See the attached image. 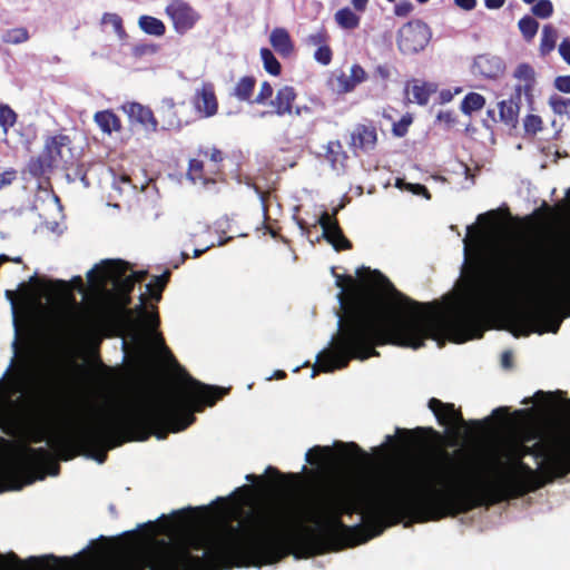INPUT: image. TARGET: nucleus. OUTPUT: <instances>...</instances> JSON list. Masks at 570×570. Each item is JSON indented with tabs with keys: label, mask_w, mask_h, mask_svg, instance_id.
Masks as SVG:
<instances>
[{
	"label": "nucleus",
	"mask_w": 570,
	"mask_h": 570,
	"mask_svg": "<svg viewBox=\"0 0 570 570\" xmlns=\"http://www.w3.org/2000/svg\"><path fill=\"white\" fill-rule=\"evenodd\" d=\"M520 216H476L468 225L463 238L468 275L460 304L448 317L426 312L429 305L419 303L401 292L381 272L370 267L357 268L360 282L368 289L382 287L396 299L399 308L407 309L399 315H389L382 297L371 294L356 297L338 320L332 347L317 355L313 376L318 372H334L348 366L353 360L365 361L380 356L377 346L396 345L417 350L431 338L448 337L454 343L481 338L484 322L495 309L502 297H514L517 285L510 282L503 292L491 291L483 282V272L494 264H507L519 253L517 237L502 228L495 218H519Z\"/></svg>",
	"instance_id": "nucleus-1"
},
{
	"label": "nucleus",
	"mask_w": 570,
	"mask_h": 570,
	"mask_svg": "<svg viewBox=\"0 0 570 570\" xmlns=\"http://www.w3.org/2000/svg\"><path fill=\"white\" fill-rule=\"evenodd\" d=\"M266 508L279 520L272 530L279 561L289 554L307 559L366 542L382 533L385 522L425 523L444 519L433 463L404 470L394 488L384 491L371 489L354 494L342 483L331 484L308 518L316 530L303 527L283 504Z\"/></svg>",
	"instance_id": "nucleus-2"
},
{
	"label": "nucleus",
	"mask_w": 570,
	"mask_h": 570,
	"mask_svg": "<svg viewBox=\"0 0 570 570\" xmlns=\"http://www.w3.org/2000/svg\"><path fill=\"white\" fill-rule=\"evenodd\" d=\"M228 392L186 374L179 393H161L127 404L97 424L56 435L50 446L62 461L83 454L104 463L108 450L125 442L146 441L151 435L164 440L169 433L186 430L196 421L195 412L215 405Z\"/></svg>",
	"instance_id": "nucleus-3"
},
{
	"label": "nucleus",
	"mask_w": 570,
	"mask_h": 570,
	"mask_svg": "<svg viewBox=\"0 0 570 570\" xmlns=\"http://www.w3.org/2000/svg\"><path fill=\"white\" fill-rule=\"evenodd\" d=\"M454 456L466 455L462 450L454 451L453 455L442 452V461L433 462L444 518L521 498L554 479L568 475L570 431L524 446L523 454L509 464L495 460V466L505 468L508 474L492 482L471 483L466 465L455 463Z\"/></svg>",
	"instance_id": "nucleus-4"
},
{
	"label": "nucleus",
	"mask_w": 570,
	"mask_h": 570,
	"mask_svg": "<svg viewBox=\"0 0 570 570\" xmlns=\"http://www.w3.org/2000/svg\"><path fill=\"white\" fill-rule=\"evenodd\" d=\"M277 519L266 505L249 511L239 527L219 534L190 533L180 542L149 552H136L107 570H227L262 567L279 561L273 538Z\"/></svg>",
	"instance_id": "nucleus-5"
},
{
	"label": "nucleus",
	"mask_w": 570,
	"mask_h": 570,
	"mask_svg": "<svg viewBox=\"0 0 570 570\" xmlns=\"http://www.w3.org/2000/svg\"><path fill=\"white\" fill-rule=\"evenodd\" d=\"M562 314L570 317V279L562 283H546L537 303L530 307H513L508 313L511 332L514 336H529L532 333H557L561 320L547 327L546 324L554 316Z\"/></svg>",
	"instance_id": "nucleus-6"
},
{
	"label": "nucleus",
	"mask_w": 570,
	"mask_h": 570,
	"mask_svg": "<svg viewBox=\"0 0 570 570\" xmlns=\"http://www.w3.org/2000/svg\"><path fill=\"white\" fill-rule=\"evenodd\" d=\"M59 472L60 464L49 450L21 445L12 455L0 459V493L21 490Z\"/></svg>",
	"instance_id": "nucleus-7"
},
{
	"label": "nucleus",
	"mask_w": 570,
	"mask_h": 570,
	"mask_svg": "<svg viewBox=\"0 0 570 570\" xmlns=\"http://www.w3.org/2000/svg\"><path fill=\"white\" fill-rule=\"evenodd\" d=\"M128 263L120 259H106L87 273L91 286L102 288L108 282H112L117 294H131L137 279L126 275Z\"/></svg>",
	"instance_id": "nucleus-8"
},
{
	"label": "nucleus",
	"mask_w": 570,
	"mask_h": 570,
	"mask_svg": "<svg viewBox=\"0 0 570 570\" xmlns=\"http://www.w3.org/2000/svg\"><path fill=\"white\" fill-rule=\"evenodd\" d=\"M46 289L50 294L66 295L69 292V286L66 281L57 279L53 282L45 283L40 281L36 275L31 276L29 283H21L19 286V294L14 291L7 289L6 297L11 303L12 308L16 309L18 298L21 305L31 311L41 305L40 291Z\"/></svg>",
	"instance_id": "nucleus-9"
},
{
	"label": "nucleus",
	"mask_w": 570,
	"mask_h": 570,
	"mask_svg": "<svg viewBox=\"0 0 570 570\" xmlns=\"http://www.w3.org/2000/svg\"><path fill=\"white\" fill-rule=\"evenodd\" d=\"M117 309L112 315L114 321L128 330H131L137 335L138 327L140 326V318L145 321H149L150 327L155 331L159 326V315L158 313H154L149 315L145 307L146 297L144 294L139 296L140 304L137 305L134 309L129 308L131 304V294H117Z\"/></svg>",
	"instance_id": "nucleus-10"
},
{
	"label": "nucleus",
	"mask_w": 570,
	"mask_h": 570,
	"mask_svg": "<svg viewBox=\"0 0 570 570\" xmlns=\"http://www.w3.org/2000/svg\"><path fill=\"white\" fill-rule=\"evenodd\" d=\"M431 39V30L422 20H412L403 24L397 32V47L406 55L423 50Z\"/></svg>",
	"instance_id": "nucleus-11"
},
{
	"label": "nucleus",
	"mask_w": 570,
	"mask_h": 570,
	"mask_svg": "<svg viewBox=\"0 0 570 570\" xmlns=\"http://www.w3.org/2000/svg\"><path fill=\"white\" fill-rule=\"evenodd\" d=\"M428 406L434 414L438 423L446 426L448 432L452 433L454 438L459 436V429L468 424L461 410L455 409L453 403H444L436 397H431Z\"/></svg>",
	"instance_id": "nucleus-12"
},
{
	"label": "nucleus",
	"mask_w": 570,
	"mask_h": 570,
	"mask_svg": "<svg viewBox=\"0 0 570 570\" xmlns=\"http://www.w3.org/2000/svg\"><path fill=\"white\" fill-rule=\"evenodd\" d=\"M186 106L185 101L176 102L171 97L160 99L156 111L159 117V131H180L188 125L180 115V109Z\"/></svg>",
	"instance_id": "nucleus-13"
},
{
	"label": "nucleus",
	"mask_w": 570,
	"mask_h": 570,
	"mask_svg": "<svg viewBox=\"0 0 570 570\" xmlns=\"http://www.w3.org/2000/svg\"><path fill=\"white\" fill-rule=\"evenodd\" d=\"M73 331L86 340L99 338L102 330L101 320L92 313L81 311V307L75 304L72 309L68 311Z\"/></svg>",
	"instance_id": "nucleus-14"
},
{
	"label": "nucleus",
	"mask_w": 570,
	"mask_h": 570,
	"mask_svg": "<svg viewBox=\"0 0 570 570\" xmlns=\"http://www.w3.org/2000/svg\"><path fill=\"white\" fill-rule=\"evenodd\" d=\"M70 140L65 135L49 137L46 140L43 155L53 168H67L72 160Z\"/></svg>",
	"instance_id": "nucleus-15"
},
{
	"label": "nucleus",
	"mask_w": 570,
	"mask_h": 570,
	"mask_svg": "<svg viewBox=\"0 0 570 570\" xmlns=\"http://www.w3.org/2000/svg\"><path fill=\"white\" fill-rule=\"evenodd\" d=\"M166 13L175 30L181 35L190 30L199 19V14L184 0H173L166 7Z\"/></svg>",
	"instance_id": "nucleus-16"
},
{
	"label": "nucleus",
	"mask_w": 570,
	"mask_h": 570,
	"mask_svg": "<svg viewBox=\"0 0 570 570\" xmlns=\"http://www.w3.org/2000/svg\"><path fill=\"white\" fill-rule=\"evenodd\" d=\"M505 70V63L499 56L482 53L474 58L472 63V73L484 79H498Z\"/></svg>",
	"instance_id": "nucleus-17"
},
{
	"label": "nucleus",
	"mask_w": 570,
	"mask_h": 570,
	"mask_svg": "<svg viewBox=\"0 0 570 570\" xmlns=\"http://www.w3.org/2000/svg\"><path fill=\"white\" fill-rule=\"evenodd\" d=\"M322 227L324 238L336 249L346 250L352 248V243L345 237L337 216H317L316 220Z\"/></svg>",
	"instance_id": "nucleus-18"
},
{
	"label": "nucleus",
	"mask_w": 570,
	"mask_h": 570,
	"mask_svg": "<svg viewBox=\"0 0 570 570\" xmlns=\"http://www.w3.org/2000/svg\"><path fill=\"white\" fill-rule=\"evenodd\" d=\"M377 132L372 124H357L351 131L350 147L357 151L370 153L376 146Z\"/></svg>",
	"instance_id": "nucleus-19"
},
{
	"label": "nucleus",
	"mask_w": 570,
	"mask_h": 570,
	"mask_svg": "<svg viewBox=\"0 0 570 570\" xmlns=\"http://www.w3.org/2000/svg\"><path fill=\"white\" fill-rule=\"evenodd\" d=\"M193 104L196 111L204 118L213 117L217 114L218 102L215 95L214 85L204 82L200 88L196 89Z\"/></svg>",
	"instance_id": "nucleus-20"
},
{
	"label": "nucleus",
	"mask_w": 570,
	"mask_h": 570,
	"mask_svg": "<svg viewBox=\"0 0 570 570\" xmlns=\"http://www.w3.org/2000/svg\"><path fill=\"white\" fill-rule=\"evenodd\" d=\"M122 109L131 121L140 124L147 132L159 131V121L149 107L139 102H128Z\"/></svg>",
	"instance_id": "nucleus-21"
},
{
	"label": "nucleus",
	"mask_w": 570,
	"mask_h": 570,
	"mask_svg": "<svg viewBox=\"0 0 570 570\" xmlns=\"http://www.w3.org/2000/svg\"><path fill=\"white\" fill-rule=\"evenodd\" d=\"M33 383L35 374L27 363L19 365L7 381L10 395H16L18 393L24 394L29 392L32 389Z\"/></svg>",
	"instance_id": "nucleus-22"
},
{
	"label": "nucleus",
	"mask_w": 570,
	"mask_h": 570,
	"mask_svg": "<svg viewBox=\"0 0 570 570\" xmlns=\"http://www.w3.org/2000/svg\"><path fill=\"white\" fill-rule=\"evenodd\" d=\"M296 99L295 89L291 86H284L278 89L274 99L271 100V106L274 108L273 111H263L261 117L268 114H275L277 116L292 115L293 102Z\"/></svg>",
	"instance_id": "nucleus-23"
},
{
	"label": "nucleus",
	"mask_w": 570,
	"mask_h": 570,
	"mask_svg": "<svg viewBox=\"0 0 570 570\" xmlns=\"http://www.w3.org/2000/svg\"><path fill=\"white\" fill-rule=\"evenodd\" d=\"M514 78L523 81V85L515 87L518 99L523 94L528 100H531L535 85V71L529 63H520L513 73Z\"/></svg>",
	"instance_id": "nucleus-24"
},
{
	"label": "nucleus",
	"mask_w": 570,
	"mask_h": 570,
	"mask_svg": "<svg viewBox=\"0 0 570 570\" xmlns=\"http://www.w3.org/2000/svg\"><path fill=\"white\" fill-rule=\"evenodd\" d=\"M26 562L37 570H71L72 567V561L69 558L53 554L30 557Z\"/></svg>",
	"instance_id": "nucleus-25"
},
{
	"label": "nucleus",
	"mask_w": 570,
	"mask_h": 570,
	"mask_svg": "<svg viewBox=\"0 0 570 570\" xmlns=\"http://www.w3.org/2000/svg\"><path fill=\"white\" fill-rule=\"evenodd\" d=\"M269 42L274 50L282 57H289L294 51V43L285 28L277 27L272 30Z\"/></svg>",
	"instance_id": "nucleus-26"
},
{
	"label": "nucleus",
	"mask_w": 570,
	"mask_h": 570,
	"mask_svg": "<svg viewBox=\"0 0 570 570\" xmlns=\"http://www.w3.org/2000/svg\"><path fill=\"white\" fill-rule=\"evenodd\" d=\"M187 179L190 180L193 184L200 183L206 189H212V187L217 184V180L215 178L208 177L206 175L204 164L202 160L198 159L189 160Z\"/></svg>",
	"instance_id": "nucleus-27"
},
{
	"label": "nucleus",
	"mask_w": 570,
	"mask_h": 570,
	"mask_svg": "<svg viewBox=\"0 0 570 570\" xmlns=\"http://www.w3.org/2000/svg\"><path fill=\"white\" fill-rule=\"evenodd\" d=\"M499 117L507 126L515 127L520 111L519 101L511 97L498 104Z\"/></svg>",
	"instance_id": "nucleus-28"
},
{
	"label": "nucleus",
	"mask_w": 570,
	"mask_h": 570,
	"mask_svg": "<svg viewBox=\"0 0 570 570\" xmlns=\"http://www.w3.org/2000/svg\"><path fill=\"white\" fill-rule=\"evenodd\" d=\"M334 446L340 450L344 460L350 462L367 461V453L354 442L344 443L341 441L335 442Z\"/></svg>",
	"instance_id": "nucleus-29"
},
{
	"label": "nucleus",
	"mask_w": 570,
	"mask_h": 570,
	"mask_svg": "<svg viewBox=\"0 0 570 570\" xmlns=\"http://www.w3.org/2000/svg\"><path fill=\"white\" fill-rule=\"evenodd\" d=\"M333 451L330 446L315 445L305 455L306 462L311 465H323L332 460Z\"/></svg>",
	"instance_id": "nucleus-30"
},
{
	"label": "nucleus",
	"mask_w": 570,
	"mask_h": 570,
	"mask_svg": "<svg viewBox=\"0 0 570 570\" xmlns=\"http://www.w3.org/2000/svg\"><path fill=\"white\" fill-rule=\"evenodd\" d=\"M558 39V31L551 24H546L542 28L540 40V53L542 56L549 55L556 48Z\"/></svg>",
	"instance_id": "nucleus-31"
},
{
	"label": "nucleus",
	"mask_w": 570,
	"mask_h": 570,
	"mask_svg": "<svg viewBox=\"0 0 570 570\" xmlns=\"http://www.w3.org/2000/svg\"><path fill=\"white\" fill-rule=\"evenodd\" d=\"M170 271L167 269L161 275L155 276L153 282L146 285L147 292L154 301L159 302L161 299L163 292L170 279Z\"/></svg>",
	"instance_id": "nucleus-32"
},
{
	"label": "nucleus",
	"mask_w": 570,
	"mask_h": 570,
	"mask_svg": "<svg viewBox=\"0 0 570 570\" xmlns=\"http://www.w3.org/2000/svg\"><path fill=\"white\" fill-rule=\"evenodd\" d=\"M95 121L106 134H111L114 130H118L120 127L119 119L115 114L108 110L96 112Z\"/></svg>",
	"instance_id": "nucleus-33"
},
{
	"label": "nucleus",
	"mask_w": 570,
	"mask_h": 570,
	"mask_svg": "<svg viewBox=\"0 0 570 570\" xmlns=\"http://www.w3.org/2000/svg\"><path fill=\"white\" fill-rule=\"evenodd\" d=\"M138 24L145 33L151 36L160 37L166 31L164 22L151 16H141L139 18Z\"/></svg>",
	"instance_id": "nucleus-34"
},
{
	"label": "nucleus",
	"mask_w": 570,
	"mask_h": 570,
	"mask_svg": "<svg viewBox=\"0 0 570 570\" xmlns=\"http://www.w3.org/2000/svg\"><path fill=\"white\" fill-rule=\"evenodd\" d=\"M335 21L341 28L353 30L360 26L361 18L350 8L345 7L335 13Z\"/></svg>",
	"instance_id": "nucleus-35"
},
{
	"label": "nucleus",
	"mask_w": 570,
	"mask_h": 570,
	"mask_svg": "<svg viewBox=\"0 0 570 570\" xmlns=\"http://www.w3.org/2000/svg\"><path fill=\"white\" fill-rule=\"evenodd\" d=\"M436 91V86L429 82H415L411 92L416 104L424 106L429 102L430 96Z\"/></svg>",
	"instance_id": "nucleus-36"
},
{
	"label": "nucleus",
	"mask_w": 570,
	"mask_h": 570,
	"mask_svg": "<svg viewBox=\"0 0 570 570\" xmlns=\"http://www.w3.org/2000/svg\"><path fill=\"white\" fill-rule=\"evenodd\" d=\"M256 80L254 77H243L234 88V96L240 101H250Z\"/></svg>",
	"instance_id": "nucleus-37"
},
{
	"label": "nucleus",
	"mask_w": 570,
	"mask_h": 570,
	"mask_svg": "<svg viewBox=\"0 0 570 570\" xmlns=\"http://www.w3.org/2000/svg\"><path fill=\"white\" fill-rule=\"evenodd\" d=\"M548 105L553 114L570 119V98L552 94L548 99Z\"/></svg>",
	"instance_id": "nucleus-38"
},
{
	"label": "nucleus",
	"mask_w": 570,
	"mask_h": 570,
	"mask_svg": "<svg viewBox=\"0 0 570 570\" xmlns=\"http://www.w3.org/2000/svg\"><path fill=\"white\" fill-rule=\"evenodd\" d=\"M485 105V98L478 92L468 94L461 102V111L464 115H472V112L481 110Z\"/></svg>",
	"instance_id": "nucleus-39"
},
{
	"label": "nucleus",
	"mask_w": 570,
	"mask_h": 570,
	"mask_svg": "<svg viewBox=\"0 0 570 570\" xmlns=\"http://www.w3.org/2000/svg\"><path fill=\"white\" fill-rule=\"evenodd\" d=\"M518 27L523 39L525 41H531L539 30V22L534 19V17L525 14L519 20Z\"/></svg>",
	"instance_id": "nucleus-40"
},
{
	"label": "nucleus",
	"mask_w": 570,
	"mask_h": 570,
	"mask_svg": "<svg viewBox=\"0 0 570 570\" xmlns=\"http://www.w3.org/2000/svg\"><path fill=\"white\" fill-rule=\"evenodd\" d=\"M53 167L48 161L43 153H41L37 158H31L27 166L28 173L35 178L45 175Z\"/></svg>",
	"instance_id": "nucleus-41"
},
{
	"label": "nucleus",
	"mask_w": 570,
	"mask_h": 570,
	"mask_svg": "<svg viewBox=\"0 0 570 570\" xmlns=\"http://www.w3.org/2000/svg\"><path fill=\"white\" fill-rule=\"evenodd\" d=\"M259 53L264 69L272 76H278L281 73L282 67L272 50L268 48H262Z\"/></svg>",
	"instance_id": "nucleus-42"
},
{
	"label": "nucleus",
	"mask_w": 570,
	"mask_h": 570,
	"mask_svg": "<svg viewBox=\"0 0 570 570\" xmlns=\"http://www.w3.org/2000/svg\"><path fill=\"white\" fill-rule=\"evenodd\" d=\"M395 186L401 189L411 193L412 195L423 197L429 200L431 198L429 190L421 184H412L405 181L403 178H397Z\"/></svg>",
	"instance_id": "nucleus-43"
},
{
	"label": "nucleus",
	"mask_w": 570,
	"mask_h": 570,
	"mask_svg": "<svg viewBox=\"0 0 570 570\" xmlns=\"http://www.w3.org/2000/svg\"><path fill=\"white\" fill-rule=\"evenodd\" d=\"M29 39V32L26 28H13L3 32L2 41L10 45H19Z\"/></svg>",
	"instance_id": "nucleus-44"
},
{
	"label": "nucleus",
	"mask_w": 570,
	"mask_h": 570,
	"mask_svg": "<svg viewBox=\"0 0 570 570\" xmlns=\"http://www.w3.org/2000/svg\"><path fill=\"white\" fill-rule=\"evenodd\" d=\"M17 114L8 105L0 104V127L7 134L9 128L14 126Z\"/></svg>",
	"instance_id": "nucleus-45"
},
{
	"label": "nucleus",
	"mask_w": 570,
	"mask_h": 570,
	"mask_svg": "<svg viewBox=\"0 0 570 570\" xmlns=\"http://www.w3.org/2000/svg\"><path fill=\"white\" fill-rule=\"evenodd\" d=\"M531 12L539 19H548L553 14V4L550 0H538L531 7Z\"/></svg>",
	"instance_id": "nucleus-46"
},
{
	"label": "nucleus",
	"mask_w": 570,
	"mask_h": 570,
	"mask_svg": "<svg viewBox=\"0 0 570 570\" xmlns=\"http://www.w3.org/2000/svg\"><path fill=\"white\" fill-rule=\"evenodd\" d=\"M102 24H110L116 32V35L122 39L126 36L125 29L122 27V19L117 13L106 12L101 18Z\"/></svg>",
	"instance_id": "nucleus-47"
},
{
	"label": "nucleus",
	"mask_w": 570,
	"mask_h": 570,
	"mask_svg": "<svg viewBox=\"0 0 570 570\" xmlns=\"http://www.w3.org/2000/svg\"><path fill=\"white\" fill-rule=\"evenodd\" d=\"M523 128L527 135H535L542 130V119L538 115H527L523 119Z\"/></svg>",
	"instance_id": "nucleus-48"
},
{
	"label": "nucleus",
	"mask_w": 570,
	"mask_h": 570,
	"mask_svg": "<svg viewBox=\"0 0 570 570\" xmlns=\"http://www.w3.org/2000/svg\"><path fill=\"white\" fill-rule=\"evenodd\" d=\"M530 214H570V187L566 190L564 198L560 202L559 208L556 212H547L535 208Z\"/></svg>",
	"instance_id": "nucleus-49"
},
{
	"label": "nucleus",
	"mask_w": 570,
	"mask_h": 570,
	"mask_svg": "<svg viewBox=\"0 0 570 570\" xmlns=\"http://www.w3.org/2000/svg\"><path fill=\"white\" fill-rule=\"evenodd\" d=\"M112 185L120 194H129L137 188V186L132 184L131 179L126 175L115 178Z\"/></svg>",
	"instance_id": "nucleus-50"
},
{
	"label": "nucleus",
	"mask_w": 570,
	"mask_h": 570,
	"mask_svg": "<svg viewBox=\"0 0 570 570\" xmlns=\"http://www.w3.org/2000/svg\"><path fill=\"white\" fill-rule=\"evenodd\" d=\"M344 157L345 158V155L342 150V145L340 141H330L328 145H327V158L333 163L335 164L336 161H338L340 157Z\"/></svg>",
	"instance_id": "nucleus-51"
},
{
	"label": "nucleus",
	"mask_w": 570,
	"mask_h": 570,
	"mask_svg": "<svg viewBox=\"0 0 570 570\" xmlns=\"http://www.w3.org/2000/svg\"><path fill=\"white\" fill-rule=\"evenodd\" d=\"M314 58L317 62L323 66H327L332 60V50L328 46L323 45L317 48L314 53Z\"/></svg>",
	"instance_id": "nucleus-52"
},
{
	"label": "nucleus",
	"mask_w": 570,
	"mask_h": 570,
	"mask_svg": "<svg viewBox=\"0 0 570 570\" xmlns=\"http://www.w3.org/2000/svg\"><path fill=\"white\" fill-rule=\"evenodd\" d=\"M412 122V118L410 116H403L400 121L393 124V134L396 137H404L409 130V126Z\"/></svg>",
	"instance_id": "nucleus-53"
},
{
	"label": "nucleus",
	"mask_w": 570,
	"mask_h": 570,
	"mask_svg": "<svg viewBox=\"0 0 570 570\" xmlns=\"http://www.w3.org/2000/svg\"><path fill=\"white\" fill-rule=\"evenodd\" d=\"M273 96V87L269 82L264 81L261 86V90L256 98L252 101L253 104L263 105L266 102L267 99L272 98Z\"/></svg>",
	"instance_id": "nucleus-54"
},
{
	"label": "nucleus",
	"mask_w": 570,
	"mask_h": 570,
	"mask_svg": "<svg viewBox=\"0 0 570 570\" xmlns=\"http://www.w3.org/2000/svg\"><path fill=\"white\" fill-rule=\"evenodd\" d=\"M414 7L409 0H402L394 6L396 17H406L413 11Z\"/></svg>",
	"instance_id": "nucleus-55"
},
{
	"label": "nucleus",
	"mask_w": 570,
	"mask_h": 570,
	"mask_svg": "<svg viewBox=\"0 0 570 570\" xmlns=\"http://www.w3.org/2000/svg\"><path fill=\"white\" fill-rule=\"evenodd\" d=\"M336 81L337 88L342 92H350L356 87L352 79L350 78V75L346 73H342L341 76H338Z\"/></svg>",
	"instance_id": "nucleus-56"
},
{
	"label": "nucleus",
	"mask_w": 570,
	"mask_h": 570,
	"mask_svg": "<svg viewBox=\"0 0 570 570\" xmlns=\"http://www.w3.org/2000/svg\"><path fill=\"white\" fill-rule=\"evenodd\" d=\"M355 285V279L351 275H336V286L342 288L340 297L344 295V292Z\"/></svg>",
	"instance_id": "nucleus-57"
},
{
	"label": "nucleus",
	"mask_w": 570,
	"mask_h": 570,
	"mask_svg": "<svg viewBox=\"0 0 570 570\" xmlns=\"http://www.w3.org/2000/svg\"><path fill=\"white\" fill-rule=\"evenodd\" d=\"M553 86L560 92L570 94V75L556 77Z\"/></svg>",
	"instance_id": "nucleus-58"
},
{
	"label": "nucleus",
	"mask_w": 570,
	"mask_h": 570,
	"mask_svg": "<svg viewBox=\"0 0 570 570\" xmlns=\"http://www.w3.org/2000/svg\"><path fill=\"white\" fill-rule=\"evenodd\" d=\"M350 78L354 85L357 86L365 80L366 72L360 65H353L351 68Z\"/></svg>",
	"instance_id": "nucleus-59"
},
{
	"label": "nucleus",
	"mask_w": 570,
	"mask_h": 570,
	"mask_svg": "<svg viewBox=\"0 0 570 570\" xmlns=\"http://www.w3.org/2000/svg\"><path fill=\"white\" fill-rule=\"evenodd\" d=\"M307 42L312 46H323L326 42V33L323 30H318L314 33L308 35Z\"/></svg>",
	"instance_id": "nucleus-60"
},
{
	"label": "nucleus",
	"mask_w": 570,
	"mask_h": 570,
	"mask_svg": "<svg viewBox=\"0 0 570 570\" xmlns=\"http://www.w3.org/2000/svg\"><path fill=\"white\" fill-rule=\"evenodd\" d=\"M195 517H196V510L193 508L184 509V510L173 513V518L178 519L179 522H181V523L189 522L188 519H191Z\"/></svg>",
	"instance_id": "nucleus-61"
},
{
	"label": "nucleus",
	"mask_w": 570,
	"mask_h": 570,
	"mask_svg": "<svg viewBox=\"0 0 570 570\" xmlns=\"http://www.w3.org/2000/svg\"><path fill=\"white\" fill-rule=\"evenodd\" d=\"M558 51L562 60L570 66V39H563L559 45Z\"/></svg>",
	"instance_id": "nucleus-62"
},
{
	"label": "nucleus",
	"mask_w": 570,
	"mask_h": 570,
	"mask_svg": "<svg viewBox=\"0 0 570 570\" xmlns=\"http://www.w3.org/2000/svg\"><path fill=\"white\" fill-rule=\"evenodd\" d=\"M17 173L13 169H8L0 173V189L10 185L16 179Z\"/></svg>",
	"instance_id": "nucleus-63"
},
{
	"label": "nucleus",
	"mask_w": 570,
	"mask_h": 570,
	"mask_svg": "<svg viewBox=\"0 0 570 570\" xmlns=\"http://www.w3.org/2000/svg\"><path fill=\"white\" fill-rule=\"evenodd\" d=\"M460 92H461V88H455L454 92H452L450 89H443L440 91V95H439L440 102L448 104L453 99L454 95L460 94Z\"/></svg>",
	"instance_id": "nucleus-64"
}]
</instances>
